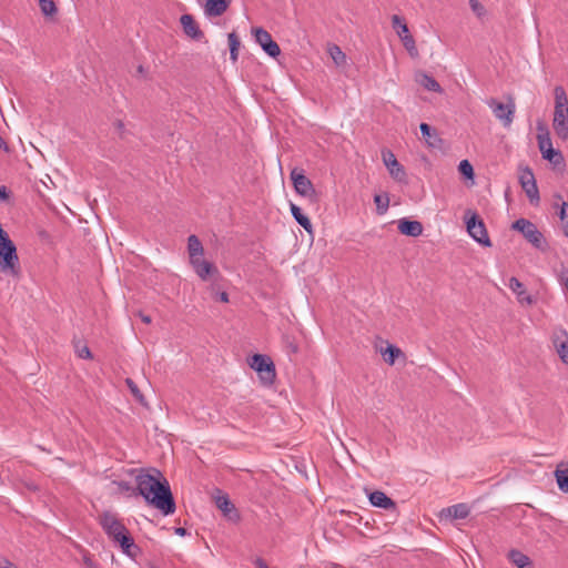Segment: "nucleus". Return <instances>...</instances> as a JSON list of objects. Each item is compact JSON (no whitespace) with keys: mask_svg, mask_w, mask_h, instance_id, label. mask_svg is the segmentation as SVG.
Listing matches in <instances>:
<instances>
[{"mask_svg":"<svg viewBox=\"0 0 568 568\" xmlns=\"http://www.w3.org/2000/svg\"><path fill=\"white\" fill-rule=\"evenodd\" d=\"M9 197L6 186H0V201H6Z\"/></svg>","mask_w":568,"mask_h":568,"instance_id":"8fccbe9b","label":"nucleus"},{"mask_svg":"<svg viewBox=\"0 0 568 568\" xmlns=\"http://www.w3.org/2000/svg\"><path fill=\"white\" fill-rule=\"evenodd\" d=\"M181 26L183 28V32L193 40H202L204 38L203 31L200 29L199 24L194 20L191 14H183L180 18Z\"/></svg>","mask_w":568,"mask_h":568,"instance_id":"f8f14e48","label":"nucleus"},{"mask_svg":"<svg viewBox=\"0 0 568 568\" xmlns=\"http://www.w3.org/2000/svg\"><path fill=\"white\" fill-rule=\"evenodd\" d=\"M469 7L478 19H483L487 11L478 0H469Z\"/></svg>","mask_w":568,"mask_h":568,"instance_id":"58836bf2","label":"nucleus"},{"mask_svg":"<svg viewBox=\"0 0 568 568\" xmlns=\"http://www.w3.org/2000/svg\"><path fill=\"white\" fill-rule=\"evenodd\" d=\"M418 82L422 87H424L426 90L428 91H432V92H442V87L440 84L437 82V80L432 77V75H428L426 73H422L420 74V78L418 79Z\"/></svg>","mask_w":568,"mask_h":568,"instance_id":"393cba45","label":"nucleus"},{"mask_svg":"<svg viewBox=\"0 0 568 568\" xmlns=\"http://www.w3.org/2000/svg\"><path fill=\"white\" fill-rule=\"evenodd\" d=\"M508 559L518 568H531L530 558L517 549H511L508 552Z\"/></svg>","mask_w":568,"mask_h":568,"instance_id":"4be33fe9","label":"nucleus"},{"mask_svg":"<svg viewBox=\"0 0 568 568\" xmlns=\"http://www.w3.org/2000/svg\"><path fill=\"white\" fill-rule=\"evenodd\" d=\"M116 544H119L122 551L131 558H135L136 555L140 552V548L135 545L134 539L131 537L130 534H128L126 536H121V539H119Z\"/></svg>","mask_w":568,"mask_h":568,"instance_id":"412c9836","label":"nucleus"},{"mask_svg":"<svg viewBox=\"0 0 568 568\" xmlns=\"http://www.w3.org/2000/svg\"><path fill=\"white\" fill-rule=\"evenodd\" d=\"M392 24H393V28L396 30V33L398 34L399 38H402V36L409 33L407 23L399 16L394 14L392 17Z\"/></svg>","mask_w":568,"mask_h":568,"instance_id":"c756f323","label":"nucleus"},{"mask_svg":"<svg viewBox=\"0 0 568 568\" xmlns=\"http://www.w3.org/2000/svg\"><path fill=\"white\" fill-rule=\"evenodd\" d=\"M383 162L388 169V172L393 179L398 182H406V172L404 166L397 161L394 153L389 150L382 152Z\"/></svg>","mask_w":568,"mask_h":568,"instance_id":"9b49d317","label":"nucleus"},{"mask_svg":"<svg viewBox=\"0 0 568 568\" xmlns=\"http://www.w3.org/2000/svg\"><path fill=\"white\" fill-rule=\"evenodd\" d=\"M400 40L403 42V45L405 47V49L409 53V55L412 58H417L418 57V50L416 48V43H415V40H414L413 36H410L409 33L405 34V36H402Z\"/></svg>","mask_w":568,"mask_h":568,"instance_id":"473e14b6","label":"nucleus"},{"mask_svg":"<svg viewBox=\"0 0 568 568\" xmlns=\"http://www.w3.org/2000/svg\"><path fill=\"white\" fill-rule=\"evenodd\" d=\"M248 365L254 369L264 385H271L276 377L275 366L271 357L263 354H254L248 359Z\"/></svg>","mask_w":568,"mask_h":568,"instance_id":"7ed1b4c3","label":"nucleus"},{"mask_svg":"<svg viewBox=\"0 0 568 568\" xmlns=\"http://www.w3.org/2000/svg\"><path fill=\"white\" fill-rule=\"evenodd\" d=\"M114 126L115 129L118 130V132L120 133V135L122 136L123 133H124V123L121 121V120H118L115 123H114Z\"/></svg>","mask_w":568,"mask_h":568,"instance_id":"de8ad7c7","label":"nucleus"},{"mask_svg":"<svg viewBox=\"0 0 568 568\" xmlns=\"http://www.w3.org/2000/svg\"><path fill=\"white\" fill-rule=\"evenodd\" d=\"M291 213L295 221L308 233L313 232V225L310 221V219L303 214L301 207H298L295 204H291Z\"/></svg>","mask_w":568,"mask_h":568,"instance_id":"5701e85b","label":"nucleus"},{"mask_svg":"<svg viewBox=\"0 0 568 568\" xmlns=\"http://www.w3.org/2000/svg\"><path fill=\"white\" fill-rule=\"evenodd\" d=\"M568 109V98L562 87L555 88V110Z\"/></svg>","mask_w":568,"mask_h":568,"instance_id":"bb28decb","label":"nucleus"},{"mask_svg":"<svg viewBox=\"0 0 568 568\" xmlns=\"http://www.w3.org/2000/svg\"><path fill=\"white\" fill-rule=\"evenodd\" d=\"M398 231L404 235L417 237L423 233V225L418 221L400 219L398 221Z\"/></svg>","mask_w":568,"mask_h":568,"instance_id":"4468645a","label":"nucleus"},{"mask_svg":"<svg viewBox=\"0 0 568 568\" xmlns=\"http://www.w3.org/2000/svg\"><path fill=\"white\" fill-rule=\"evenodd\" d=\"M141 318H142V321H143L144 323H146V324L151 323V318H150V316H148V315H142V317H141Z\"/></svg>","mask_w":568,"mask_h":568,"instance_id":"5fc2aeb1","label":"nucleus"},{"mask_svg":"<svg viewBox=\"0 0 568 568\" xmlns=\"http://www.w3.org/2000/svg\"><path fill=\"white\" fill-rule=\"evenodd\" d=\"M537 140H538V146H539L540 151L552 145L548 131H546L545 133H539L537 135Z\"/></svg>","mask_w":568,"mask_h":568,"instance_id":"ea45409f","label":"nucleus"},{"mask_svg":"<svg viewBox=\"0 0 568 568\" xmlns=\"http://www.w3.org/2000/svg\"><path fill=\"white\" fill-rule=\"evenodd\" d=\"M215 505L229 519H239L237 510L227 495L217 496Z\"/></svg>","mask_w":568,"mask_h":568,"instance_id":"dca6fc26","label":"nucleus"},{"mask_svg":"<svg viewBox=\"0 0 568 568\" xmlns=\"http://www.w3.org/2000/svg\"><path fill=\"white\" fill-rule=\"evenodd\" d=\"M374 202L376 204V212L378 215H384L389 206V197L387 194H376L374 196Z\"/></svg>","mask_w":568,"mask_h":568,"instance_id":"c85d7f7f","label":"nucleus"},{"mask_svg":"<svg viewBox=\"0 0 568 568\" xmlns=\"http://www.w3.org/2000/svg\"><path fill=\"white\" fill-rule=\"evenodd\" d=\"M511 229L521 233L525 240L535 248L541 252L548 250V243L544 234L531 221L520 217L513 223Z\"/></svg>","mask_w":568,"mask_h":568,"instance_id":"f03ea898","label":"nucleus"},{"mask_svg":"<svg viewBox=\"0 0 568 568\" xmlns=\"http://www.w3.org/2000/svg\"><path fill=\"white\" fill-rule=\"evenodd\" d=\"M458 171L460 172V174L464 178L469 179V180L474 179V175H475L474 168L468 160H463L459 162Z\"/></svg>","mask_w":568,"mask_h":568,"instance_id":"c9c22d12","label":"nucleus"},{"mask_svg":"<svg viewBox=\"0 0 568 568\" xmlns=\"http://www.w3.org/2000/svg\"><path fill=\"white\" fill-rule=\"evenodd\" d=\"M230 0H207L205 13L210 17L222 16L229 8Z\"/></svg>","mask_w":568,"mask_h":568,"instance_id":"6ab92c4d","label":"nucleus"},{"mask_svg":"<svg viewBox=\"0 0 568 568\" xmlns=\"http://www.w3.org/2000/svg\"><path fill=\"white\" fill-rule=\"evenodd\" d=\"M78 355L81 358H92L91 351L89 349L88 346H83L82 348H79L78 349Z\"/></svg>","mask_w":568,"mask_h":568,"instance_id":"49530a36","label":"nucleus"},{"mask_svg":"<svg viewBox=\"0 0 568 568\" xmlns=\"http://www.w3.org/2000/svg\"><path fill=\"white\" fill-rule=\"evenodd\" d=\"M99 524L108 537L111 538L114 542L119 541L121 536H126L130 534L126 527L116 517V515L111 511L102 513L99 516Z\"/></svg>","mask_w":568,"mask_h":568,"instance_id":"20e7f679","label":"nucleus"},{"mask_svg":"<svg viewBox=\"0 0 568 568\" xmlns=\"http://www.w3.org/2000/svg\"><path fill=\"white\" fill-rule=\"evenodd\" d=\"M291 180L293 182L294 189L296 193L302 196H315L316 191L314 189L311 180L303 173V171H297L296 169L291 172Z\"/></svg>","mask_w":568,"mask_h":568,"instance_id":"9d476101","label":"nucleus"},{"mask_svg":"<svg viewBox=\"0 0 568 568\" xmlns=\"http://www.w3.org/2000/svg\"><path fill=\"white\" fill-rule=\"evenodd\" d=\"M509 288L517 295L519 302L531 304L532 298L529 294H527L524 284L517 277H510Z\"/></svg>","mask_w":568,"mask_h":568,"instance_id":"aec40b11","label":"nucleus"},{"mask_svg":"<svg viewBox=\"0 0 568 568\" xmlns=\"http://www.w3.org/2000/svg\"><path fill=\"white\" fill-rule=\"evenodd\" d=\"M487 105L490 108L495 118L498 119L505 128L511 125L516 111V104L511 97L507 98V103L491 98L487 101Z\"/></svg>","mask_w":568,"mask_h":568,"instance_id":"39448f33","label":"nucleus"},{"mask_svg":"<svg viewBox=\"0 0 568 568\" xmlns=\"http://www.w3.org/2000/svg\"><path fill=\"white\" fill-rule=\"evenodd\" d=\"M83 564L87 568H100L99 564H97L90 556H83Z\"/></svg>","mask_w":568,"mask_h":568,"instance_id":"c03bdc74","label":"nucleus"},{"mask_svg":"<svg viewBox=\"0 0 568 568\" xmlns=\"http://www.w3.org/2000/svg\"><path fill=\"white\" fill-rule=\"evenodd\" d=\"M542 158L557 164L560 160H562L561 153L559 151H556L552 145L541 150Z\"/></svg>","mask_w":568,"mask_h":568,"instance_id":"f704fd0d","label":"nucleus"},{"mask_svg":"<svg viewBox=\"0 0 568 568\" xmlns=\"http://www.w3.org/2000/svg\"><path fill=\"white\" fill-rule=\"evenodd\" d=\"M558 216L562 222H565L564 234H565V236L568 237V203L567 202H562L561 205L559 206Z\"/></svg>","mask_w":568,"mask_h":568,"instance_id":"4c0bfd02","label":"nucleus"},{"mask_svg":"<svg viewBox=\"0 0 568 568\" xmlns=\"http://www.w3.org/2000/svg\"><path fill=\"white\" fill-rule=\"evenodd\" d=\"M447 515L453 519H465L468 517L470 509L466 504H456L446 509Z\"/></svg>","mask_w":568,"mask_h":568,"instance_id":"b1692460","label":"nucleus"},{"mask_svg":"<svg viewBox=\"0 0 568 568\" xmlns=\"http://www.w3.org/2000/svg\"><path fill=\"white\" fill-rule=\"evenodd\" d=\"M383 354V357L385 359L386 363H388L389 365H393L396 361V358L402 355V351L394 346V345H388L385 351L382 352Z\"/></svg>","mask_w":568,"mask_h":568,"instance_id":"2f4dec72","label":"nucleus"},{"mask_svg":"<svg viewBox=\"0 0 568 568\" xmlns=\"http://www.w3.org/2000/svg\"><path fill=\"white\" fill-rule=\"evenodd\" d=\"M229 45H230V58L233 62L237 61L239 58V49H240V39L235 32H231L227 36Z\"/></svg>","mask_w":568,"mask_h":568,"instance_id":"cd10ccee","label":"nucleus"},{"mask_svg":"<svg viewBox=\"0 0 568 568\" xmlns=\"http://www.w3.org/2000/svg\"><path fill=\"white\" fill-rule=\"evenodd\" d=\"M39 7L42 14L47 18L57 14L58 9L53 0H39Z\"/></svg>","mask_w":568,"mask_h":568,"instance_id":"7c9ffc66","label":"nucleus"},{"mask_svg":"<svg viewBox=\"0 0 568 568\" xmlns=\"http://www.w3.org/2000/svg\"><path fill=\"white\" fill-rule=\"evenodd\" d=\"M252 33L256 43L261 45L266 54L272 58H276L281 54L280 45L272 39V36L268 31L258 27L253 28Z\"/></svg>","mask_w":568,"mask_h":568,"instance_id":"6e6552de","label":"nucleus"},{"mask_svg":"<svg viewBox=\"0 0 568 568\" xmlns=\"http://www.w3.org/2000/svg\"><path fill=\"white\" fill-rule=\"evenodd\" d=\"M560 280L564 283L565 290L568 293V272H562L560 275Z\"/></svg>","mask_w":568,"mask_h":568,"instance_id":"09e8293b","label":"nucleus"},{"mask_svg":"<svg viewBox=\"0 0 568 568\" xmlns=\"http://www.w3.org/2000/svg\"><path fill=\"white\" fill-rule=\"evenodd\" d=\"M120 485H121V487H122L123 489H129V488H130V486H129V484H128V483H121Z\"/></svg>","mask_w":568,"mask_h":568,"instance_id":"6e6d98bb","label":"nucleus"},{"mask_svg":"<svg viewBox=\"0 0 568 568\" xmlns=\"http://www.w3.org/2000/svg\"><path fill=\"white\" fill-rule=\"evenodd\" d=\"M176 534L184 536L186 534V529L185 528H176Z\"/></svg>","mask_w":568,"mask_h":568,"instance_id":"864d4df0","label":"nucleus"},{"mask_svg":"<svg viewBox=\"0 0 568 568\" xmlns=\"http://www.w3.org/2000/svg\"><path fill=\"white\" fill-rule=\"evenodd\" d=\"M284 346L288 354H296L298 353V345L297 343L292 339L290 336L284 337Z\"/></svg>","mask_w":568,"mask_h":568,"instance_id":"79ce46f5","label":"nucleus"},{"mask_svg":"<svg viewBox=\"0 0 568 568\" xmlns=\"http://www.w3.org/2000/svg\"><path fill=\"white\" fill-rule=\"evenodd\" d=\"M0 149L2 150H8V144L6 143V141L2 139V136L0 135Z\"/></svg>","mask_w":568,"mask_h":568,"instance_id":"603ef678","label":"nucleus"},{"mask_svg":"<svg viewBox=\"0 0 568 568\" xmlns=\"http://www.w3.org/2000/svg\"><path fill=\"white\" fill-rule=\"evenodd\" d=\"M555 476L559 489L564 493H568V468L557 469Z\"/></svg>","mask_w":568,"mask_h":568,"instance_id":"72a5a7b5","label":"nucleus"},{"mask_svg":"<svg viewBox=\"0 0 568 568\" xmlns=\"http://www.w3.org/2000/svg\"><path fill=\"white\" fill-rule=\"evenodd\" d=\"M328 53L337 67H343L346 64V54L341 50L338 45H331L328 48Z\"/></svg>","mask_w":568,"mask_h":568,"instance_id":"a878e982","label":"nucleus"},{"mask_svg":"<svg viewBox=\"0 0 568 568\" xmlns=\"http://www.w3.org/2000/svg\"><path fill=\"white\" fill-rule=\"evenodd\" d=\"M0 568H18L13 562H11L7 557L0 555Z\"/></svg>","mask_w":568,"mask_h":568,"instance_id":"a18cd8bd","label":"nucleus"},{"mask_svg":"<svg viewBox=\"0 0 568 568\" xmlns=\"http://www.w3.org/2000/svg\"><path fill=\"white\" fill-rule=\"evenodd\" d=\"M467 232L469 235L479 244L490 247L491 242L489 240L485 223L481 219L478 217L476 213H474L467 221H466Z\"/></svg>","mask_w":568,"mask_h":568,"instance_id":"423d86ee","label":"nucleus"},{"mask_svg":"<svg viewBox=\"0 0 568 568\" xmlns=\"http://www.w3.org/2000/svg\"><path fill=\"white\" fill-rule=\"evenodd\" d=\"M212 293L214 295L215 300H219L220 302L227 303L229 302V294L226 292H214V286H212Z\"/></svg>","mask_w":568,"mask_h":568,"instance_id":"37998d69","label":"nucleus"},{"mask_svg":"<svg viewBox=\"0 0 568 568\" xmlns=\"http://www.w3.org/2000/svg\"><path fill=\"white\" fill-rule=\"evenodd\" d=\"M554 345L560 359L568 364V334L565 329H560L558 334L554 336Z\"/></svg>","mask_w":568,"mask_h":568,"instance_id":"2eb2a0df","label":"nucleus"},{"mask_svg":"<svg viewBox=\"0 0 568 568\" xmlns=\"http://www.w3.org/2000/svg\"><path fill=\"white\" fill-rule=\"evenodd\" d=\"M255 565L257 568H268V566L262 558H257Z\"/></svg>","mask_w":568,"mask_h":568,"instance_id":"3c124183","label":"nucleus"},{"mask_svg":"<svg viewBox=\"0 0 568 568\" xmlns=\"http://www.w3.org/2000/svg\"><path fill=\"white\" fill-rule=\"evenodd\" d=\"M125 383H126L128 387L130 388L132 395L136 398V400H139L140 403H143V399H144L143 395L140 392L136 384L131 378H126Z\"/></svg>","mask_w":568,"mask_h":568,"instance_id":"a19ab883","label":"nucleus"},{"mask_svg":"<svg viewBox=\"0 0 568 568\" xmlns=\"http://www.w3.org/2000/svg\"><path fill=\"white\" fill-rule=\"evenodd\" d=\"M369 501L373 506L383 508V509H392V508L396 507V504L394 503V500L381 490H375V491L371 493Z\"/></svg>","mask_w":568,"mask_h":568,"instance_id":"a211bd4d","label":"nucleus"},{"mask_svg":"<svg viewBox=\"0 0 568 568\" xmlns=\"http://www.w3.org/2000/svg\"><path fill=\"white\" fill-rule=\"evenodd\" d=\"M419 129H420V133H422L423 138L426 140V142L429 145L434 146L435 143L433 142L432 139L433 138L437 139V134L433 133L430 125H428L427 123H420Z\"/></svg>","mask_w":568,"mask_h":568,"instance_id":"e433bc0d","label":"nucleus"},{"mask_svg":"<svg viewBox=\"0 0 568 568\" xmlns=\"http://www.w3.org/2000/svg\"><path fill=\"white\" fill-rule=\"evenodd\" d=\"M138 72H140V73H142V72H143V67H142V65H140V67L138 68Z\"/></svg>","mask_w":568,"mask_h":568,"instance_id":"4d7b16f0","label":"nucleus"},{"mask_svg":"<svg viewBox=\"0 0 568 568\" xmlns=\"http://www.w3.org/2000/svg\"><path fill=\"white\" fill-rule=\"evenodd\" d=\"M135 483L138 494L148 505L159 509L165 516L175 511L176 506L169 481L159 469L141 470L135 477Z\"/></svg>","mask_w":568,"mask_h":568,"instance_id":"f257e3e1","label":"nucleus"},{"mask_svg":"<svg viewBox=\"0 0 568 568\" xmlns=\"http://www.w3.org/2000/svg\"><path fill=\"white\" fill-rule=\"evenodd\" d=\"M552 126L559 138L568 139V109L555 110Z\"/></svg>","mask_w":568,"mask_h":568,"instance_id":"ddd939ff","label":"nucleus"},{"mask_svg":"<svg viewBox=\"0 0 568 568\" xmlns=\"http://www.w3.org/2000/svg\"><path fill=\"white\" fill-rule=\"evenodd\" d=\"M195 274L204 282H217L221 278L219 268L210 261L200 258L190 263Z\"/></svg>","mask_w":568,"mask_h":568,"instance_id":"0eeeda50","label":"nucleus"},{"mask_svg":"<svg viewBox=\"0 0 568 568\" xmlns=\"http://www.w3.org/2000/svg\"><path fill=\"white\" fill-rule=\"evenodd\" d=\"M187 253L190 263L202 258L204 254V247L200 241V239L192 234L187 237Z\"/></svg>","mask_w":568,"mask_h":568,"instance_id":"f3484780","label":"nucleus"},{"mask_svg":"<svg viewBox=\"0 0 568 568\" xmlns=\"http://www.w3.org/2000/svg\"><path fill=\"white\" fill-rule=\"evenodd\" d=\"M519 183L528 196L530 203H538L540 200L539 191L531 169L526 166L521 170L519 174Z\"/></svg>","mask_w":568,"mask_h":568,"instance_id":"1a4fd4ad","label":"nucleus"}]
</instances>
